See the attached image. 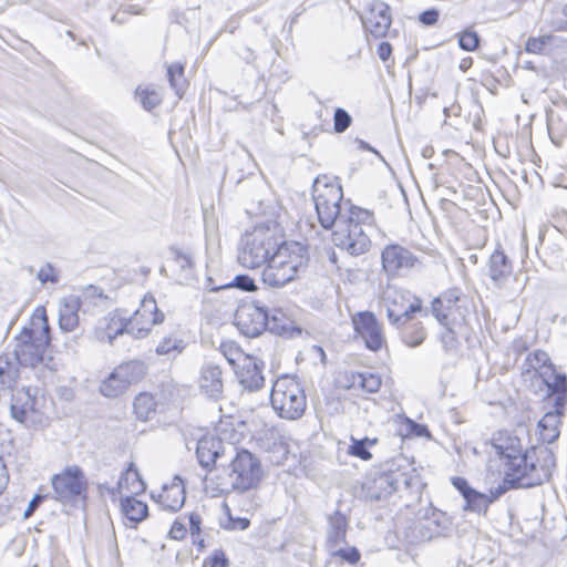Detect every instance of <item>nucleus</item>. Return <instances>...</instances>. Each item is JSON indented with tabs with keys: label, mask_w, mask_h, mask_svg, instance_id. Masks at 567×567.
Returning <instances> with one entry per match:
<instances>
[{
	"label": "nucleus",
	"mask_w": 567,
	"mask_h": 567,
	"mask_svg": "<svg viewBox=\"0 0 567 567\" xmlns=\"http://www.w3.org/2000/svg\"><path fill=\"white\" fill-rule=\"evenodd\" d=\"M496 454L505 461L504 482L509 487H533L547 482L556 466L555 454L548 447L523 452L517 437L494 443Z\"/></svg>",
	"instance_id": "nucleus-1"
},
{
	"label": "nucleus",
	"mask_w": 567,
	"mask_h": 567,
	"mask_svg": "<svg viewBox=\"0 0 567 567\" xmlns=\"http://www.w3.org/2000/svg\"><path fill=\"white\" fill-rule=\"evenodd\" d=\"M308 261V250L300 243L279 244L261 272L262 282L271 288H281L306 271Z\"/></svg>",
	"instance_id": "nucleus-2"
},
{
	"label": "nucleus",
	"mask_w": 567,
	"mask_h": 567,
	"mask_svg": "<svg viewBox=\"0 0 567 567\" xmlns=\"http://www.w3.org/2000/svg\"><path fill=\"white\" fill-rule=\"evenodd\" d=\"M373 214L360 207H350L347 217L336 224L332 243L351 256H360L369 251L373 229Z\"/></svg>",
	"instance_id": "nucleus-3"
},
{
	"label": "nucleus",
	"mask_w": 567,
	"mask_h": 567,
	"mask_svg": "<svg viewBox=\"0 0 567 567\" xmlns=\"http://www.w3.org/2000/svg\"><path fill=\"white\" fill-rule=\"evenodd\" d=\"M50 344V324L43 307L35 309L32 328H24L17 337L14 359L25 367H35L43 361L44 352Z\"/></svg>",
	"instance_id": "nucleus-4"
},
{
	"label": "nucleus",
	"mask_w": 567,
	"mask_h": 567,
	"mask_svg": "<svg viewBox=\"0 0 567 567\" xmlns=\"http://www.w3.org/2000/svg\"><path fill=\"white\" fill-rule=\"evenodd\" d=\"M312 199L318 219L326 229L332 228L341 218L347 217L348 209L353 207L349 200L343 202L341 185L326 175L315 179Z\"/></svg>",
	"instance_id": "nucleus-5"
},
{
	"label": "nucleus",
	"mask_w": 567,
	"mask_h": 567,
	"mask_svg": "<svg viewBox=\"0 0 567 567\" xmlns=\"http://www.w3.org/2000/svg\"><path fill=\"white\" fill-rule=\"evenodd\" d=\"M264 475L259 458L247 450H240L229 464L225 477H218L216 489L219 493H244L256 488Z\"/></svg>",
	"instance_id": "nucleus-6"
},
{
	"label": "nucleus",
	"mask_w": 567,
	"mask_h": 567,
	"mask_svg": "<svg viewBox=\"0 0 567 567\" xmlns=\"http://www.w3.org/2000/svg\"><path fill=\"white\" fill-rule=\"evenodd\" d=\"M278 245L275 226L257 225L251 233L246 234L239 249L238 262L248 269L266 267Z\"/></svg>",
	"instance_id": "nucleus-7"
},
{
	"label": "nucleus",
	"mask_w": 567,
	"mask_h": 567,
	"mask_svg": "<svg viewBox=\"0 0 567 567\" xmlns=\"http://www.w3.org/2000/svg\"><path fill=\"white\" fill-rule=\"evenodd\" d=\"M270 403L279 417L298 420L306 411L307 398L296 378L282 375L272 384Z\"/></svg>",
	"instance_id": "nucleus-8"
},
{
	"label": "nucleus",
	"mask_w": 567,
	"mask_h": 567,
	"mask_svg": "<svg viewBox=\"0 0 567 567\" xmlns=\"http://www.w3.org/2000/svg\"><path fill=\"white\" fill-rule=\"evenodd\" d=\"M523 374H532V378L540 380L546 389V394H558L560 402L565 400L567 377L556 372L545 351L536 350L527 355L523 363Z\"/></svg>",
	"instance_id": "nucleus-9"
},
{
	"label": "nucleus",
	"mask_w": 567,
	"mask_h": 567,
	"mask_svg": "<svg viewBox=\"0 0 567 567\" xmlns=\"http://www.w3.org/2000/svg\"><path fill=\"white\" fill-rule=\"evenodd\" d=\"M52 498L63 505H75L85 501L87 481L84 472L78 465L66 466L62 472L51 477Z\"/></svg>",
	"instance_id": "nucleus-10"
},
{
	"label": "nucleus",
	"mask_w": 567,
	"mask_h": 567,
	"mask_svg": "<svg viewBox=\"0 0 567 567\" xmlns=\"http://www.w3.org/2000/svg\"><path fill=\"white\" fill-rule=\"evenodd\" d=\"M382 303L391 324L400 327L412 313L422 312V301L409 290L388 285L382 292Z\"/></svg>",
	"instance_id": "nucleus-11"
},
{
	"label": "nucleus",
	"mask_w": 567,
	"mask_h": 567,
	"mask_svg": "<svg viewBox=\"0 0 567 567\" xmlns=\"http://www.w3.org/2000/svg\"><path fill=\"white\" fill-rule=\"evenodd\" d=\"M416 483L415 475L401 471H388L368 476L362 484V493L364 498L370 501H380L392 493L411 488Z\"/></svg>",
	"instance_id": "nucleus-12"
},
{
	"label": "nucleus",
	"mask_w": 567,
	"mask_h": 567,
	"mask_svg": "<svg viewBox=\"0 0 567 567\" xmlns=\"http://www.w3.org/2000/svg\"><path fill=\"white\" fill-rule=\"evenodd\" d=\"M164 313L158 310L155 298L152 295H145L140 308L130 318H125L128 324V334L136 339H143L148 336L154 324L164 321Z\"/></svg>",
	"instance_id": "nucleus-13"
},
{
	"label": "nucleus",
	"mask_w": 567,
	"mask_h": 567,
	"mask_svg": "<svg viewBox=\"0 0 567 567\" xmlns=\"http://www.w3.org/2000/svg\"><path fill=\"white\" fill-rule=\"evenodd\" d=\"M381 262L384 272L394 277L413 269L419 259L408 248L398 244H390L381 252Z\"/></svg>",
	"instance_id": "nucleus-14"
},
{
	"label": "nucleus",
	"mask_w": 567,
	"mask_h": 567,
	"mask_svg": "<svg viewBox=\"0 0 567 567\" xmlns=\"http://www.w3.org/2000/svg\"><path fill=\"white\" fill-rule=\"evenodd\" d=\"M355 332L362 338L365 347L371 351H379L385 344L382 324L374 313L359 312L352 318Z\"/></svg>",
	"instance_id": "nucleus-15"
},
{
	"label": "nucleus",
	"mask_w": 567,
	"mask_h": 567,
	"mask_svg": "<svg viewBox=\"0 0 567 567\" xmlns=\"http://www.w3.org/2000/svg\"><path fill=\"white\" fill-rule=\"evenodd\" d=\"M235 320L243 334L249 338L258 337L269 324L268 310L252 303L245 305L237 310Z\"/></svg>",
	"instance_id": "nucleus-16"
},
{
	"label": "nucleus",
	"mask_w": 567,
	"mask_h": 567,
	"mask_svg": "<svg viewBox=\"0 0 567 567\" xmlns=\"http://www.w3.org/2000/svg\"><path fill=\"white\" fill-rule=\"evenodd\" d=\"M360 18L364 30L374 38L385 37L392 23L391 9L382 1L369 3Z\"/></svg>",
	"instance_id": "nucleus-17"
},
{
	"label": "nucleus",
	"mask_w": 567,
	"mask_h": 567,
	"mask_svg": "<svg viewBox=\"0 0 567 567\" xmlns=\"http://www.w3.org/2000/svg\"><path fill=\"white\" fill-rule=\"evenodd\" d=\"M264 362L256 357L247 355L235 369L238 382L248 391L254 392L264 386Z\"/></svg>",
	"instance_id": "nucleus-18"
},
{
	"label": "nucleus",
	"mask_w": 567,
	"mask_h": 567,
	"mask_svg": "<svg viewBox=\"0 0 567 567\" xmlns=\"http://www.w3.org/2000/svg\"><path fill=\"white\" fill-rule=\"evenodd\" d=\"M461 292L458 289H450L432 301V313L442 326L454 324L456 322L455 311L460 309L457 305Z\"/></svg>",
	"instance_id": "nucleus-19"
},
{
	"label": "nucleus",
	"mask_w": 567,
	"mask_h": 567,
	"mask_svg": "<svg viewBox=\"0 0 567 567\" xmlns=\"http://www.w3.org/2000/svg\"><path fill=\"white\" fill-rule=\"evenodd\" d=\"M199 389L212 399H219L224 392L223 371L219 365L207 362L202 365L198 377Z\"/></svg>",
	"instance_id": "nucleus-20"
},
{
	"label": "nucleus",
	"mask_w": 567,
	"mask_h": 567,
	"mask_svg": "<svg viewBox=\"0 0 567 567\" xmlns=\"http://www.w3.org/2000/svg\"><path fill=\"white\" fill-rule=\"evenodd\" d=\"M513 266L509 258L499 248L491 255L488 260V276L498 289H507V281L512 278Z\"/></svg>",
	"instance_id": "nucleus-21"
},
{
	"label": "nucleus",
	"mask_w": 567,
	"mask_h": 567,
	"mask_svg": "<svg viewBox=\"0 0 567 567\" xmlns=\"http://www.w3.org/2000/svg\"><path fill=\"white\" fill-rule=\"evenodd\" d=\"M80 309L81 300L78 296L70 295L59 300V328L61 331L72 332L79 327Z\"/></svg>",
	"instance_id": "nucleus-22"
},
{
	"label": "nucleus",
	"mask_w": 567,
	"mask_h": 567,
	"mask_svg": "<svg viewBox=\"0 0 567 567\" xmlns=\"http://www.w3.org/2000/svg\"><path fill=\"white\" fill-rule=\"evenodd\" d=\"M155 499V496L153 495ZM156 502L163 509L171 513L178 512L185 503V486L179 476H175L169 485H164L162 493L156 497Z\"/></svg>",
	"instance_id": "nucleus-23"
},
{
	"label": "nucleus",
	"mask_w": 567,
	"mask_h": 567,
	"mask_svg": "<svg viewBox=\"0 0 567 567\" xmlns=\"http://www.w3.org/2000/svg\"><path fill=\"white\" fill-rule=\"evenodd\" d=\"M123 333H128V324L125 318H121L116 313H109L103 317L95 327L96 339L107 341L111 344L117 336Z\"/></svg>",
	"instance_id": "nucleus-24"
},
{
	"label": "nucleus",
	"mask_w": 567,
	"mask_h": 567,
	"mask_svg": "<svg viewBox=\"0 0 567 567\" xmlns=\"http://www.w3.org/2000/svg\"><path fill=\"white\" fill-rule=\"evenodd\" d=\"M546 117L549 137L558 145L567 135V104H556L548 109Z\"/></svg>",
	"instance_id": "nucleus-25"
},
{
	"label": "nucleus",
	"mask_w": 567,
	"mask_h": 567,
	"mask_svg": "<svg viewBox=\"0 0 567 567\" xmlns=\"http://www.w3.org/2000/svg\"><path fill=\"white\" fill-rule=\"evenodd\" d=\"M37 405L35 395L30 388H22L12 395L11 415L18 422H24L28 413L34 412Z\"/></svg>",
	"instance_id": "nucleus-26"
},
{
	"label": "nucleus",
	"mask_w": 567,
	"mask_h": 567,
	"mask_svg": "<svg viewBox=\"0 0 567 567\" xmlns=\"http://www.w3.org/2000/svg\"><path fill=\"white\" fill-rule=\"evenodd\" d=\"M223 451V442L214 436L203 437L197 442L196 455L199 464L209 470Z\"/></svg>",
	"instance_id": "nucleus-27"
},
{
	"label": "nucleus",
	"mask_w": 567,
	"mask_h": 567,
	"mask_svg": "<svg viewBox=\"0 0 567 567\" xmlns=\"http://www.w3.org/2000/svg\"><path fill=\"white\" fill-rule=\"evenodd\" d=\"M396 328L401 330V339L403 343L410 348L421 346L427 336L424 326L421 322L411 321V319L405 322L403 320L401 326Z\"/></svg>",
	"instance_id": "nucleus-28"
},
{
	"label": "nucleus",
	"mask_w": 567,
	"mask_h": 567,
	"mask_svg": "<svg viewBox=\"0 0 567 567\" xmlns=\"http://www.w3.org/2000/svg\"><path fill=\"white\" fill-rule=\"evenodd\" d=\"M115 377L120 378L127 388L142 380L146 373V365L140 360L124 362L114 369Z\"/></svg>",
	"instance_id": "nucleus-29"
},
{
	"label": "nucleus",
	"mask_w": 567,
	"mask_h": 567,
	"mask_svg": "<svg viewBox=\"0 0 567 567\" xmlns=\"http://www.w3.org/2000/svg\"><path fill=\"white\" fill-rule=\"evenodd\" d=\"M121 512L135 526L147 517L148 507L142 501L126 496L121 499Z\"/></svg>",
	"instance_id": "nucleus-30"
},
{
	"label": "nucleus",
	"mask_w": 567,
	"mask_h": 567,
	"mask_svg": "<svg viewBox=\"0 0 567 567\" xmlns=\"http://www.w3.org/2000/svg\"><path fill=\"white\" fill-rule=\"evenodd\" d=\"M185 349V341L178 330H172L158 341L155 352L158 355H177Z\"/></svg>",
	"instance_id": "nucleus-31"
},
{
	"label": "nucleus",
	"mask_w": 567,
	"mask_h": 567,
	"mask_svg": "<svg viewBox=\"0 0 567 567\" xmlns=\"http://www.w3.org/2000/svg\"><path fill=\"white\" fill-rule=\"evenodd\" d=\"M117 488L120 493L126 491L135 495L145 491V483L141 478V475L134 463H131L126 471L122 473L117 483Z\"/></svg>",
	"instance_id": "nucleus-32"
},
{
	"label": "nucleus",
	"mask_w": 567,
	"mask_h": 567,
	"mask_svg": "<svg viewBox=\"0 0 567 567\" xmlns=\"http://www.w3.org/2000/svg\"><path fill=\"white\" fill-rule=\"evenodd\" d=\"M174 266L177 270L178 281L182 284L190 282L194 277V261L190 255L182 252L181 250L173 249Z\"/></svg>",
	"instance_id": "nucleus-33"
},
{
	"label": "nucleus",
	"mask_w": 567,
	"mask_h": 567,
	"mask_svg": "<svg viewBox=\"0 0 567 567\" xmlns=\"http://www.w3.org/2000/svg\"><path fill=\"white\" fill-rule=\"evenodd\" d=\"M156 401L155 398L150 393H140L133 403L134 413L141 421L151 420L156 413Z\"/></svg>",
	"instance_id": "nucleus-34"
},
{
	"label": "nucleus",
	"mask_w": 567,
	"mask_h": 567,
	"mask_svg": "<svg viewBox=\"0 0 567 567\" xmlns=\"http://www.w3.org/2000/svg\"><path fill=\"white\" fill-rule=\"evenodd\" d=\"M268 322L267 330L270 332L278 334V336H290L292 337L293 332H297L298 334L301 333L300 329L292 328L288 320L286 319L285 315L281 310H272V313H268Z\"/></svg>",
	"instance_id": "nucleus-35"
},
{
	"label": "nucleus",
	"mask_w": 567,
	"mask_h": 567,
	"mask_svg": "<svg viewBox=\"0 0 567 567\" xmlns=\"http://www.w3.org/2000/svg\"><path fill=\"white\" fill-rule=\"evenodd\" d=\"M382 384L380 375L371 372H358L351 374V388H361L369 393L379 391Z\"/></svg>",
	"instance_id": "nucleus-36"
},
{
	"label": "nucleus",
	"mask_w": 567,
	"mask_h": 567,
	"mask_svg": "<svg viewBox=\"0 0 567 567\" xmlns=\"http://www.w3.org/2000/svg\"><path fill=\"white\" fill-rule=\"evenodd\" d=\"M135 99L146 111H152L163 101L162 94L151 86H138L135 90Z\"/></svg>",
	"instance_id": "nucleus-37"
},
{
	"label": "nucleus",
	"mask_w": 567,
	"mask_h": 567,
	"mask_svg": "<svg viewBox=\"0 0 567 567\" xmlns=\"http://www.w3.org/2000/svg\"><path fill=\"white\" fill-rule=\"evenodd\" d=\"M18 369L9 355L0 357V390L12 388L16 382Z\"/></svg>",
	"instance_id": "nucleus-38"
},
{
	"label": "nucleus",
	"mask_w": 567,
	"mask_h": 567,
	"mask_svg": "<svg viewBox=\"0 0 567 567\" xmlns=\"http://www.w3.org/2000/svg\"><path fill=\"white\" fill-rule=\"evenodd\" d=\"M347 520L343 515L336 513L329 517L328 539L333 544H339L344 539Z\"/></svg>",
	"instance_id": "nucleus-39"
},
{
	"label": "nucleus",
	"mask_w": 567,
	"mask_h": 567,
	"mask_svg": "<svg viewBox=\"0 0 567 567\" xmlns=\"http://www.w3.org/2000/svg\"><path fill=\"white\" fill-rule=\"evenodd\" d=\"M377 442V439L364 437L357 440L351 437V444L349 445L348 453L363 461H369L372 458V454L370 453L369 449L373 447Z\"/></svg>",
	"instance_id": "nucleus-40"
},
{
	"label": "nucleus",
	"mask_w": 567,
	"mask_h": 567,
	"mask_svg": "<svg viewBox=\"0 0 567 567\" xmlns=\"http://www.w3.org/2000/svg\"><path fill=\"white\" fill-rule=\"evenodd\" d=\"M167 78L172 89L176 92V94L182 97L185 87L186 81L184 78V65L181 63H173L167 66Z\"/></svg>",
	"instance_id": "nucleus-41"
},
{
	"label": "nucleus",
	"mask_w": 567,
	"mask_h": 567,
	"mask_svg": "<svg viewBox=\"0 0 567 567\" xmlns=\"http://www.w3.org/2000/svg\"><path fill=\"white\" fill-rule=\"evenodd\" d=\"M127 390V385L115 377L113 371L100 385V392L106 398H117Z\"/></svg>",
	"instance_id": "nucleus-42"
},
{
	"label": "nucleus",
	"mask_w": 567,
	"mask_h": 567,
	"mask_svg": "<svg viewBox=\"0 0 567 567\" xmlns=\"http://www.w3.org/2000/svg\"><path fill=\"white\" fill-rule=\"evenodd\" d=\"M464 511L475 513L486 512L489 503L492 502L487 495L473 489L468 495H465Z\"/></svg>",
	"instance_id": "nucleus-43"
},
{
	"label": "nucleus",
	"mask_w": 567,
	"mask_h": 567,
	"mask_svg": "<svg viewBox=\"0 0 567 567\" xmlns=\"http://www.w3.org/2000/svg\"><path fill=\"white\" fill-rule=\"evenodd\" d=\"M219 351L234 369L248 355L231 341L223 342Z\"/></svg>",
	"instance_id": "nucleus-44"
},
{
	"label": "nucleus",
	"mask_w": 567,
	"mask_h": 567,
	"mask_svg": "<svg viewBox=\"0 0 567 567\" xmlns=\"http://www.w3.org/2000/svg\"><path fill=\"white\" fill-rule=\"evenodd\" d=\"M551 35H542L538 38H528L525 49L528 53L540 54L551 43Z\"/></svg>",
	"instance_id": "nucleus-45"
},
{
	"label": "nucleus",
	"mask_w": 567,
	"mask_h": 567,
	"mask_svg": "<svg viewBox=\"0 0 567 567\" xmlns=\"http://www.w3.org/2000/svg\"><path fill=\"white\" fill-rule=\"evenodd\" d=\"M352 123L351 115L341 107L336 109L333 115V127L337 133H343Z\"/></svg>",
	"instance_id": "nucleus-46"
},
{
	"label": "nucleus",
	"mask_w": 567,
	"mask_h": 567,
	"mask_svg": "<svg viewBox=\"0 0 567 567\" xmlns=\"http://www.w3.org/2000/svg\"><path fill=\"white\" fill-rule=\"evenodd\" d=\"M458 44L465 51H475L480 45V37L475 31L466 30L461 33Z\"/></svg>",
	"instance_id": "nucleus-47"
},
{
	"label": "nucleus",
	"mask_w": 567,
	"mask_h": 567,
	"mask_svg": "<svg viewBox=\"0 0 567 567\" xmlns=\"http://www.w3.org/2000/svg\"><path fill=\"white\" fill-rule=\"evenodd\" d=\"M230 287H236V288H239L245 291H254L256 289L255 281L246 275H238L234 278L233 282L221 286V288H230ZM217 289H220V287L213 288L212 290H217Z\"/></svg>",
	"instance_id": "nucleus-48"
},
{
	"label": "nucleus",
	"mask_w": 567,
	"mask_h": 567,
	"mask_svg": "<svg viewBox=\"0 0 567 567\" xmlns=\"http://www.w3.org/2000/svg\"><path fill=\"white\" fill-rule=\"evenodd\" d=\"M37 277L42 284H47V282L56 284L59 281L58 271L51 264L44 265L39 270Z\"/></svg>",
	"instance_id": "nucleus-49"
},
{
	"label": "nucleus",
	"mask_w": 567,
	"mask_h": 567,
	"mask_svg": "<svg viewBox=\"0 0 567 567\" xmlns=\"http://www.w3.org/2000/svg\"><path fill=\"white\" fill-rule=\"evenodd\" d=\"M453 324L444 326L445 331L441 336L442 343L447 351L455 350L458 346V340L452 329Z\"/></svg>",
	"instance_id": "nucleus-50"
},
{
	"label": "nucleus",
	"mask_w": 567,
	"mask_h": 567,
	"mask_svg": "<svg viewBox=\"0 0 567 567\" xmlns=\"http://www.w3.org/2000/svg\"><path fill=\"white\" fill-rule=\"evenodd\" d=\"M187 534V527L182 517H178L172 525L168 537L175 540H182Z\"/></svg>",
	"instance_id": "nucleus-51"
},
{
	"label": "nucleus",
	"mask_w": 567,
	"mask_h": 567,
	"mask_svg": "<svg viewBox=\"0 0 567 567\" xmlns=\"http://www.w3.org/2000/svg\"><path fill=\"white\" fill-rule=\"evenodd\" d=\"M188 523H189V532L193 537V542L197 543L196 538L200 535V524H202L200 515L197 513H192L188 516Z\"/></svg>",
	"instance_id": "nucleus-52"
},
{
	"label": "nucleus",
	"mask_w": 567,
	"mask_h": 567,
	"mask_svg": "<svg viewBox=\"0 0 567 567\" xmlns=\"http://www.w3.org/2000/svg\"><path fill=\"white\" fill-rule=\"evenodd\" d=\"M452 485L461 493L464 498L465 495H468L473 491L467 481L460 476L452 477Z\"/></svg>",
	"instance_id": "nucleus-53"
},
{
	"label": "nucleus",
	"mask_w": 567,
	"mask_h": 567,
	"mask_svg": "<svg viewBox=\"0 0 567 567\" xmlns=\"http://www.w3.org/2000/svg\"><path fill=\"white\" fill-rule=\"evenodd\" d=\"M437 19H439V11L435 9L425 10L419 16L420 22H422L425 25L435 24Z\"/></svg>",
	"instance_id": "nucleus-54"
},
{
	"label": "nucleus",
	"mask_w": 567,
	"mask_h": 567,
	"mask_svg": "<svg viewBox=\"0 0 567 567\" xmlns=\"http://www.w3.org/2000/svg\"><path fill=\"white\" fill-rule=\"evenodd\" d=\"M45 497V495H34L33 498L30 501L28 508L24 512V518L30 517L33 514V512L40 506V504L44 501Z\"/></svg>",
	"instance_id": "nucleus-55"
},
{
	"label": "nucleus",
	"mask_w": 567,
	"mask_h": 567,
	"mask_svg": "<svg viewBox=\"0 0 567 567\" xmlns=\"http://www.w3.org/2000/svg\"><path fill=\"white\" fill-rule=\"evenodd\" d=\"M9 483V474L3 460L0 457V495L6 489Z\"/></svg>",
	"instance_id": "nucleus-56"
},
{
	"label": "nucleus",
	"mask_w": 567,
	"mask_h": 567,
	"mask_svg": "<svg viewBox=\"0 0 567 567\" xmlns=\"http://www.w3.org/2000/svg\"><path fill=\"white\" fill-rule=\"evenodd\" d=\"M378 56L382 60V61H386L390 55L392 54V47L389 42H381L378 47Z\"/></svg>",
	"instance_id": "nucleus-57"
},
{
	"label": "nucleus",
	"mask_w": 567,
	"mask_h": 567,
	"mask_svg": "<svg viewBox=\"0 0 567 567\" xmlns=\"http://www.w3.org/2000/svg\"><path fill=\"white\" fill-rule=\"evenodd\" d=\"M236 54L238 55V58L244 60L246 63H250L251 61L255 60V54H254L252 50H250L247 47L237 48Z\"/></svg>",
	"instance_id": "nucleus-58"
},
{
	"label": "nucleus",
	"mask_w": 567,
	"mask_h": 567,
	"mask_svg": "<svg viewBox=\"0 0 567 567\" xmlns=\"http://www.w3.org/2000/svg\"><path fill=\"white\" fill-rule=\"evenodd\" d=\"M228 559L225 557L224 553L218 551L215 553L212 557V567H227Z\"/></svg>",
	"instance_id": "nucleus-59"
},
{
	"label": "nucleus",
	"mask_w": 567,
	"mask_h": 567,
	"mask_svg": "<svg viewBox=\"0 0 567 567\" xmlns=\"http://www.w3.org/2000/svg\"><path fill=\"white\" fill-rule=\"evenodd\" d=\"M408 423L410 425V429L411 431L416 435V436H423V435H426L429 433V430L425 425H422V424H419V423H415L414 421L412 420H408Z\"/></svg>",
	"instance_id": "nucleus-60"
},
{
	"label": "nucleus",
	"mask_w": 567,
	"mask_h": 567,
	"mask_svg": "<svg viewBox=\"0 0 567 567\" xmlns=\"http://www.w3.org/2000/svg\"><path fill=\"white\" fill-rule=\"evenodd\" d=\"M340 554L346 560H348L351 564H355L360 559V553L355 548H352L349 553L341 550Z\"/></svg>",
	"instance_id": "nucleus-61"
},
{
	"label": "nucleus",
	"mask_w": 567,
	"mask_h": 567,
	"mask_svg": "<svg viewBox=\"0 0 567 567\" xmlns=\"http://www.w3.org/2000/svg\"><path fill=\"white\" fill-rule=\"evenodd\" d=\"M472 65V58H465L460 63V69L466 71Z\"/></svg>",
	"instance_id": "nucleus-62"
},
{
	"label": "nucleus",
	"mask_w": 567,
	"mask_h": 567,
	"mask_svg": "<svg viewBox=\"0 0 567 567\" xmlns=\"http://www.w3.org/2000/svg\"><path fill=\"white\" fill-rule=\"evenodd\" d=\"M359 146L361 150H367V151H371L373 153H375L377 155L380 156V154L378 153V151H375L374 148H372L367 142L364 141H360L359 143Z\"/></svg>",
	"instance_id": "nucleus-63"
},
{
	"label": "nucleus",
	"mask_w": 567,
	"mask_h": 567,
	"mask_svg": "<svg viewBox=\"0 0 567 567\" xmlns=\"http://www.w3.org/2000/svg\"><path fill=\"white\" fill-rule=\"evenodd\" d=\"M239 524H240V528L245 529L249 526V520L246 518H243V519H240Z\"/></svg>",
	"instance_id": "nucleus-64"
}]
</instances>
